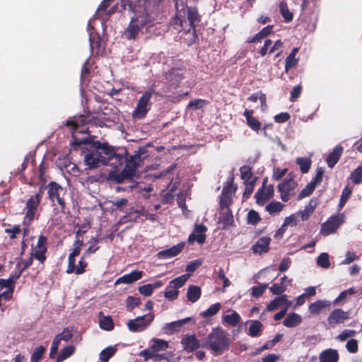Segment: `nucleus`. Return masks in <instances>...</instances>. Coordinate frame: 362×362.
Instances as JSON below:
<instances>
[{
  "label": "nucleus",
  "instance_id": "22",
  "mask_svg": "<svg viewBox=\"0 0 362 362\" xmlns=\"http://www.w3.org/2000/svg\"><path fill=\"white\" fill-rule=\"evenodd\" d=\"M143 275V272L141 271L134 270L130 272L129 274H124L122 276L118 278L115 284H132L139 279H141Z\"/></svg>",
  "mask_w": 362,
  "mask_h": 362
},
{
  "label": "nucleus",
  "instance_id": "60",
  "mask_svg": "<svg viewBox=\"0 0 362 362\" xmlns=\"http://www.w3.org/2000/svg\"><path fill=\"white\" fill-rule=\"evenodd\" d=\"M117 210L122 211L127 206L128 200L126 198L116 199L110 202Z\"/></svg>",
  "mask_w": 362,
  "mask_h": 362
},
{
  "label": "nucleus",
  "instance_id": "13",
  "mask_svg": "<svg viewBox=\"0 0 362 362\" xmlns=\"http://www.w3.org/2000/svg\"><path fill=\"white\" fill-rule=\"evenodd\" d=\"M47 238L44 235H40L37 245L33 247L32 256H34L40 263H43L46 259L45 252H47Z\"/></svg>",
  "mask_w": 362,
  "mask_h": 362
},
{
  "label": "nucleus",
  "instance_id": "41",
  "mask_svg": "<svg viewBox=\"0 0 362 362\" xmlns=\"http://www.w3.org/2000/svg\"><path fill=\"white\" fill-rule=\"evenodd\" d=\"M201 296V288L197 286H189L187 292V297L192 303L197 302Z\"/></svg>",
  "mask_w": 362,
  "mask_h": 362
},
{
  "label": "nucleus",
  "instance_id": "30",
  "mask_svg": "<svg viewBox=\"0 0 362 362\" xmlns=\"http://www.w3.org/2000/svg\"><path fill=\"white\" fill-rule=\"evenodd\" d=\"M187 351H192L199 347V344L194 335L185 336L181 341Z\"/></svg>",
  "mask_w": 362,
  "mask_h": 362
},
{
  "label": "nucleus",
  "instance_id": "50",
  "mask_svg": "<svg viewBox=\"0 0 362 362\" xmlns=\"http://www.w3.org/2000/svg\"><path fill=\"white\" fill-rule=\"evenodd\" d=\"M45 351V348L43 346H39L36 347L31 356L30 361L38 362L40 360H41Z\"/></svg>",
  "mask_w": 362,
  "mask_h": 362
},
{
  "label": "nucleus",
  "instance_id": "63",
  "mask_svg": "<svg viewBox=\"0 0 362 362\" xmlns=\"http://www.w3.org/2000/svg\"><path fill=\"white\" fill-rule=\"evenodd\" d=\"M260 221V217L257 212L250 210L247 214V221L249 223L257 224Z\"/></svg>",
  "mask_w": 362,
  "mask_h": 362
},
{
  "label": "nucleus",
  "instance_id": "11",
  "mask_svg": "<svg viewBox=\"0 0 362 362\" xmlns=\"http://www.w3.org/2000/svg\"><path fill=\"white\" fill-rule=\"evenodd\" d=\"M344 221V216L343 214L330 217L325 223L322 224L320 233L326 236L335 233Z\"/></svg>",
  "mask_w": 362,
  "mask_h": 362
},
{
  "label": "nucleus",
  "instance_id": "16",
  "mask_svg": "<svg viewBox=\"0 0 362 362\" xmlns=\"http://www.w3.org/2000/svg\"><path fill=\"white\" fill-rule=\"evenodd\" d=\"M83 242L77 240L74 244V249L69 255V264L66 269L67 274H71L74 272L75 269V257L78 256L81 252Z\"/></svg>",
  "mask_w": 362,
  "mask_h": 362
},
{
  "label": "nucleus",
  "instance_id": "9",
  "mask_svg": "<svg viewBox=\"0 0 362 362\" xmlns=\"http://www.w3.org/2000/svg\"><path fill=\"white\" fill-rule=\"evenodd\" d=\"M42 197L41 189L34 195H32L27 201L25 209L26 211L23 223L28 226L34 219Z\"/></svg>",
  "mask_w": 362,
  "mask_h": 362
},
{
  "label": "nucleus",
  "instance_id": "27",
  "mask_svg": "<svg viewBox=\"0 0 362 362\" xmlns=\"http://www.w3.org/2000/svg\"><path fill=\"white\" fill-rule=\"evenodd\" d=\"M342 152L343 148L341 146H337L328 155L327 163L329 168H332L337 164Z\"/></svg>",
  "mask_w": 362,
  "mask_h": 362
},
{
  "label": "nucleus",
  "instance_id": "2",
  "mask_svg": "<svg viewBox=\"0 0 362 362\" xmlns=\"http://www.w3.org/2000/svg\"><path fill=\"white\" fill-rule=\"evenodd\" d=\"M177 13L175 23L179 25L185 33H189L194 29L200 21V16L196 8L179 5L176 3Z\"/></svg>",
  "mask_w": 362,
  "mask_h": 362
},
{
  "label": "nucleus",
  "instance_id": "57",
  "mask_svg": "<svg viewBox=\"0 0 362 362\" xmlns=\"http://www.w3.org/2000/svg\"><path fill=\"white\" fill-rule=\"evenodd\" d=\"M356 331L351 329H344L343 330L340 334L337 337V339L340 341H344L349 337H354L356 334Z\"/></svg>",
  "mask_w": 362,
  "mask_h": 362
},
{
  "label": "nucleus",
  "instance_id": "12",
  "mask_svg": "<svg viewBox=\"0 0 362 362\" xmlns=\"http://www.w3.org/2000/svg\"><path fill=\"white\" fill-rule=\"evenodd\" d=\"M127 153L124 151L122 153H116L114 148L110 146V153L105 155L107 162L105 165L112 166L114 168H118L122 166L126 160Z\"/></svg>",
  "mask_w": 362,
  "mask_h": 362
},
{
  "label": "nucleus",
  "instance_id": "47",
  "mask_svg": "<svg viewBox=\"0 0 362 362\" xmlns=\"http://www.w3.org/2000/svg\"><path fill=\"white\" fill-rule=\"evenodd\" d=\"M116 348L115 346H109L100 353V359L103 362H107L108 360L115 354Z\"/></svg>",
  "mask_w": 362,
  "mask_h": 362
},
{
  "label": "nucleus",
  "instance_id": "5",
  "mask_svg": "<svg viewBox=\"0 0 362 362\" xmlns=\"http://www.w3.org/2000/svg\"><path fill=\"white\" fill-rule=\"evenodd\" d=\"M141 161L139 156H132L129 158L126 157V165L121 173H111L110 177L117 182H122L127 178L133 177L137 170Z\"/></svg>",
  "mask_w": 362,
  "mask_h": 362
},
{
  "label": "nucleus",
  "instance_id": "25",
  "mask_svg": "<svg viewBox=\"0 0 362 362\" xmlns=\"http://www.w3.org/2000/svg\"><path fill=\"white\" fill-rule=\"evenodd\" d=\"M252 110L246 109L244 111L243 115L245 117L247 124L250 128L255 132H258L261 129L262 124L257 119L252 116Z\"/></svg>",
  "mask_w": 362,
  "mask_h": 362
},
{
  "label": "nucleus",
  "instance_id": "44",
  "mask_svg": "<svg viewBox=\"0 0 362 362\" xmlns=\"http://www.w3.org/2000/svg\"><path fill=\"white\" fill-rule=\"evenodd\" d=\"M296 163L299 165L303 173H307L311 166V160L308 158L298 157L296 158Z\"/></svg>",
  "mask_w": 362,
  "mask_h": 362
},
{
  "label": "nucleus",
  "instance_id": "36",
  "mask_svg": "<svg viewBox=\"0 0 362 362\" xmlns=\"http://www.w3.org/2000/svg\"><path fill=\"white\" fill-rule=\"evenodd\" d=\"M330 302L327 300H319L311 303L308 307V310L312 314H319L320 311L326 308L329 307Z\"/></svg>",
  "mask_w": 362,
  "mask_h": 362
},
{
  "label": "nucleus",
  "instance_id": "46",
  "mask_svg": "<svg viewBox=\"0 0 362 362\" xmlns=\"http://www.w3.org/2000/svg\"><path fill=\"white\" fill-rule=\"evenodd\" d=\"M221 305L219 303H214L211 305L207 310L202 312L201 315L203 317L207 318L214 316L216 315L221 309Z\"/></svg>",
  "mask_w": 362,
  "mask_h": 362
},
{
  "label": "nucleus",
  "instance_id": "48",
  "mask_svg": "<svg viewBox=\"0 0 362 362\" xmlns=\"http://www.w3.org/2000/svg\"><path fill=\"white\" fill-rule=\"evenodd\" d=\"M317 264L323 269H327L330 266L329 255L326 252L321 253L317 259Z\"/></svg>",
  "mask_w": 362,
  "mask_h": 362
},
{
  "label": "nucleus",
  "instance_id": "7",
  "mask_svg": "<svg viewBox=\"0 0 362 362\" xmlns=\"http://www.w3.org/2000/svg\"><path fill=\"white\" fill-rule=\"evenodd\" d=\"M277 189L280 193V198L283 202L289 201L296 193L298 190L297 182L290 175L286 177L277 186Z\"/></svg>",
  "mask_w": 362,
  "mask_h": 362
},
{
  "label": "nucleus",
  "instance_id": "62",
  "mask_svg": "<svg viewBox=\"0 0 362 362\" xmlns=\"http://www.w3.org/2000/svg\"><path fill=\"white\" fill-rule=\"evenodd\" d=\"M270 291L274 295L283 293L286 290V285L274 284L270 288Z\"/></svg>",
  "mask_w": 362,
  "mask_h": 362
},
{
  "label": "nucleus",
  "instance_id": "59",
  "mask_svg": "<svg viewBox=\"0 0 362 362\" xmlns=\"http://www.w3.org/2000/svg\"><path fill=\"white\" fill-rule=\"evenodd\" d=\"M141 303L140 299L134 296H129L127 298V307L129 310H132Z\"/></svg>",
  "mask_w": 362,
  "mask_h": 362
},
{
  "label": "nucleus",
  "instance_id": "37",
  "mask_svg": "<svg viewBox=\"0 0 362 362\" xmlns=\"http://www.w3.org/2000/svg\"><path fill=\"white\" fill-rule=\"evenodd\" d=\"M285 205L278 201H272L265 206V210L272 216L279 215Z\"/></svg>",
  "mask_w": 362,
  "mask_h": 362
},
{
  "label": "nucleus",
  "instance_id": "51",
  "mask_svg": "<svg viewBox=\"0 0 362 362\" xmlns=\"http://www.w3.org/2000/svg\"><path fill=\"white\" fill-rule=\"evenodd\" d=\"M315 186H314V184H312L311 182L308 183L305 187H304L300 192L298 194V199H302L306 197L310 196L314 189H315Z\"/></svg>",
  "mask_w": 362,
  "mask_h": 362
},
{
  "label": "nucleus",
  "instance_id": "34",
  "mask_svg": "<svg viewBox=\"0 0 362 362\" xmlns=\"http://www.w3.org/2000/svg\"><path fill=\"white\" fill-rule=\"evenodd\" d=\"M183 76V71L180 69H173L166 74V79L171 85H176L179 83Z\"/></svg>",
  "mask_w": 362,
  "mask_h": 362
},
{
  "label": "nucleus",
  "instance_id": "8",
  "mask_svg": "<svg viewBox=\"0 0 362 362\" xmlns=\"http://www.w3.org/2000/svg\"><path fill=\"white\" fill-rule=\"evenodd\" d=\"M66 194L65 189L57 182H52L47 185V194L53 206H55V202L60 207V211L64 212L66 204L64 196Z\"/></svg>",
  "mask_w": 362,
  "mask_h": 362
},
{
  "label": "nucleus",
  "instance_id": "29",
  "mask_svg": "<svg viewBox=\"0 0 362 362\" xmlns=\"http://www.w3.org/2000/svg\"><path fill=\"white\" fill-rule=\"evenodd\" d=\"M89 40L90 48L93 52L95 50L96 53L98 54L100 49L104 47V42L97 33L90 32Z\"/></svg>",
  "mask_w": 362,
  "mask_h": 362
},
{
  "label": "nucleus",
  "instance_id": "42",
  "mask_svg": "<svg viewBox=\"0 0 362 362\" xmlns=\"http://www.w3.org/2000/svg\"><path fill=\"white\" fill-rule=\"evenodd\" d=\"M272 30V26L268 25L257 33L254 37L247 40L248 42H256L268 35Z\"/></svg>",
  "mask_w": 362,
  "mask_h": 362
},
{
  "label": "nucleus",
  "instance_id": "64",
  "mask_svg": "<svg viewBox=\"0 0 362 362\" xmlns=\"http://www.w3.org/2000/svg\"><path fill=\"white\" fill-rule=\"evenodd\" d=\"M298 223V218L296 214H291L285 218L284 223L287 226H296Z\"/></svg>",
  "mask_w": 362,
  "mask_h": 362
},
{
  "label": "nucleus",
  "instance_id": "56",
  "mask_svg": "<svg viewBox=\"0 0 362 362\" xmlns=\"http://www.w3.org/2000/svg\"><path fill=\"white\" fill-rule=\"evenodd\" d=\"M351 179L354 184H359L362 182V166L358 167L352 172Z\"/></svg>",
  "mask_w": 362,
  "mask_h": 362
},
{
  "label": "nucleus",
  "instance_id": "54",
  "mask_svg": "<svg viewBox=\"0 0 362 362\" xmlns=\"http://www.w3.org/2000/svg\"><path fill=\"white\" fill-rule=\"evenodd\" d=\"M280 11L286 21H291L293 19V14L289 11L288 8L286 3L281 2L279 4Z\"/></svg>",
  "mask_w": 362,
  "mask_h": 362
},
{
  "label": "nucleus",
  "instance_id": "6",
  "mask_svg": "<svg viewBox=\"0 0 362 362\" xmlns=\"http://www.w3.org/2000/svg\"><path fill=\"white\" fill-rule=\"evenodd\" d=\"M154 93L153 88L146 90L139 99L134 110L132 112V117L135 119L144 118L151 107V99Z\"/></svg>",
  "mask_w": 362,
  "mask_h": 362
},
{
  "label": "nucleus",
  "instance_id": "31",
  "mask_svg": "<svg viewBox=\"0 0 362 362\" xmlns=\"http://www.w3.org/2000/svg\"><path fill=\"white\" fill-rule=\"evenodd\" d=\"M219 223L223 225V228L231 226L233 223V216L228 209H221L218 218Z\"/></svg>",
  "mask_w": 362,
  "mask_h": 362
},
{
  "label": "nucleus",
  "instance_id": "23",
  "mask_svg": "<svg viewBox=\"0 0 362 362\" xmlns=\"http://www.w3.org/2000/svg\"><path fill=\"white\" fill-rule=\"evenodd\" d=\"M318 204L317 199L313 198L309 203L305 206V209L297 213L300 216L302 221H305L308 219L310 215L315 211Z\"/></svg>",
  "mask_w": 362,
  "mask_h": 362
},
{
  "label": "nucleus",
  "instance_id": "28",
  "mask_svg": "<svg viewBox=\"0 0 362 362\" xmlns=\"http://www.w3.org/2000/svg\"><path fill=\"white\" fill-rule=\"evenodd\" d=\"M284 303H287V305H291V301L288 300L286 295H281L275 298L267 306V310L273 311L279 307L283 305Z\"/></svg>",
  "mask_w": 362,
  "mask_h": 362
},
{
  "label": "nucleus",
  "instance_id": "38",
  "mask_svg": "<svg viewBox=\"0 0 362 362\" xmlns=\"http://www.w3.org/2000/svg\"><path fill=\"white\" fill-rule=\"evenodd\" d=\"M240 320V315L235 310H232L230 314L223 315V322L230 326L238 325Z\"/></svg>",
  "mask_w": 362,
  "mask_h": 362
},
{
  "label": "nucleus",
  "instance_id": "4",
  "mask_svg": "<svg viewBox=\"0 0 362 362\" xmlns=\"http://www.w3.org/2000/svg\"><path fill=\"white\" fill-rule=\"evenodd\" d=\"M94 149L84 155V163L86 169H93L99 168L100 165H105L107 162L105 155L110 153V146L106 143H100L99 141L93 144Z\"/></svg>",
  "mask_w": 362,
  "mask_h": 362
},
{
  "label": "nucleus",
  "instance_id": "26",
  "mask_svg": "<svg viewBox=\"0 0 362 362\" xmlns=\"http://www.w3.org/2000/svg\"><path fill=\"white\" fill-rule=\"evenodd\" d=\"M271 238L268 237H262L259 238L257 243L252 246V250L255 253L262 254L266 252L269 250V245Z\"/></svg>",
  "mask_w": 362,
  "mask_h": 362
},
{
  "label": "nucleus",
  "instance_id": "40",
  "mask_svg": "<svg viewBox=\"0 0 362 362\" xmlns=\"http://www.w3.org/2000/svg\"><path fill=\"white\" fill-rule=\"evenodd\" d=\"M263 325L258 320H252L248 329V334L252 337H257L261 334Z\"/></svg>",
  "mask_w": 362,
  "mask_h": 362
},
{
  "label": "nucleus",
  "instance_id": "55",
  "mask_svg": "<svg viewBox=\"0 0 362 362\" xmlns=\"http://www.w3.org/2000/svg\"><path fill=\"white\" fill-rule=\"evenodd\" d=\"M354 293L355 291L352 288L342 291L341 293H340L339 296L334 300V305H339L341 301H344L349 295H352Z\"/></svg>",
  "mask_w": 362,
  "mask_h": 362
},
{
  "label": "nucleus",
  "instance_id": "39",
  "mask_svg": "<svg viewBox=\"0 0 362 362\" xmlns=\"http://www.w3.org/2000/svg\"><path fill=\"white\" fill-rule=\"evenodd\" d=\"M169 346L168 342L161 339L153 338L151 340V347L155 353L166 350Z\"/></svg>",
  "mask_w": 362,
  "mask_h": 362
},
{
  "label": "nucleus",
  "instance_id": "43",
  "mask_svg": "<svg viewBox=\"0 0 362 362\" xmlns=\"http://www.w3.org/2000/svg\"><path fill=\"white\" fill-rule=\"evenodd\" d=\"M75 351V347L74 346H67L63 348L59 354L57 356V362H62L64 359L71 356Z\"/></svg>",
  "mask_w": 362,
  "mask_h": 362
},
{
  "label": "nucleus",
  "instance_id": "19",
  "mask_svg": "<svg viewBox=\"0 0 362 362\" xmlns=\"http://www.w3.org/2000/svg\"><path fill=\"white\" fill-rule=\"evenodd\" d=\"M349 318V313L343 311L341 309L334 310L328 316L327 321L329 325H334L338 323H342Z\"/></svg>",
  "mask_w": 362,
  "mask_h": 362
},
{
  "label": "nucleus",
  "instance_id": "1",
  "mask_svg": "<svg viewBox=\"0 0 362 362\" xmlns=\"http://www.w3.org/2000/svg\"><path fill=\"white\" fill-rule=\"evenodd\" d=\"M133 10L134 16L124 32L128 40L135 39L144 30L148 32L156 23V13L150 11V3L146 0H138Z\"/></svg>",
  "mask_w": 362,
  "mask_h": 362
},
{
  "label": "nucleus",
  "instance_id": "61",
  "mask_svg": "<svg viewBox=\"0 0 362 362\" xmlns=\"http://www.w3.org/2000/svg\"><path fill=\"white\" fill-rule=\"evenodd\" d=\"M155 351L150 346L149 349H146L144 350H142L139 353V356L144 357V361H146L149 359H153L155 358Z\"/></svg>",
  "mask_w": 362,
  "mask_h": 362
},
{
  "label": "nucleus",
  "instance_id": "15",
  "mask_svg": "<svg viewBox=\"0 0 362 362\" xmlns=\"http://www.w3.org/2000/svg\"><path fill=\"white\" fill-rule=\"evenodd\" d=\"M274 189L273 185L264 186L259 189L255 193V197L259 205H264L266 202L269 201L274 197Z\"/></svg>",
  "mask_w": 362,
  "mask_h": 362
},
{
  "label": "nucleus",
  "instance_id": "14",
  "mask_svg": "<svg viewBox=\"0 0 362 362\" xmlns=\"http://www.w3.org/2000/svg\"><path fill=\"white\" fill-rule=\"evenodd\" d=\"M207 228L203 224H195L193 233L188 238L189 244H193L195 241L199 244H203L206 240V231Z\"/></svg>",
  "mask_w": 362,
  "mask_h": 362
},
{
  "label": "nucleus",
  "instance_id": "17",
  "mask_svg": "<svg viewBox=\"0 0 362 362\" xmlns=\"http://www.w3.org/2000/svg\"><path fill=\"white\" fill-rule=\"evenodd\" d=\"M189 320V317H186L182 320L166 323L163 327V331L166 334H173L175 332H179L181 327Z\"/></svg>",
  "mask_w": 362,
  "mask_h": 362
},
{
  "label": "nucleus",
  "instance_id": "10",
  "mask_svg": "<svg viewBox=\"0 0 362 362\" xmlns=\"http://www.w3.org/2000/svg\"><path fill=\"white\" fill-rule=\"evenodd\" d=\"M154 319V315L152 313L139 316L127 322V327L132 332H139L148 327Z\"/></svg>",
  "mask_w": 362,
  "mask_h": 362
},
{
  "label": "nucleus",
  "instance_id": "18",
  "mask_svg": "<svg viewBox=\"0 0 362 362\" xmlns=\"http://www.w3.org/2000/svg\"><path fill=\"white\" fill-rule=\"evenodd\" d=\"M14 286L11 279H0V296L7 300L11 298Z\"/></svg>",
  "mask_w": 362,
  "mask_h": 362
},
{
  "label": "nucleus",
  "instance_id": "32",
  "mask_svg": "<svg viewBox=\"0 0 362 362\" xmlns=\"http://www.w3.org/2000/svg\"><path fill=\"white\" fill-rule=\"evenodd\" d=\"M299 51L298 47H295L292 49L291 52L288 54V56L286 59L285 62V70L286 72H288L289 69L295 67L298 62V59L296 57V55Z\"/></svg>",
  "mask_w": 362,
  "mask_h": 362
},
{
  "label": "nucleus",
  "instance_id": "58",
  "mask_svg": "<svg viewBox=\"0 0 362 362\" xmlns=\"http://www.w3.org/2000/svg\"><path fill=\"white\" fill-rule=\"evenodd\" d=\"M256 179H253L252 181L244 182L245 184V191L243 193V196L245 197H248L254 190L255 185Z\"/></svg>",
  "mask_w": 362,
  "mask_h": 362
},
{
  "label": "nucleus",
  "instance_id": "35",
  "mask_svg": "<svg viewBox=\"0 0 362 362\" xmlns=\"http://www.w3.org/2000/svg\"><path fill=\"white\" fill-rule=\"evenodd\" d=\"M302 322V318L300 315L292 313L288 314L284 319L283 324L286 327H294L300 325Z\"/></svg>",
  "mask_w": 362,
  "mask_h": 362
},
{
  "label": "nucleus",
  "instance_id": "3",
  "mask_svg": "<svg viewBox=\"0 0 362 362\" xmlns=\"http://www.w3.org/2000/svg\"><path fill=\"white\" fill-rule=\"evenodd\" d=\"M229 346L230 339L226 332L219 327L213 329L202 345L203 347L210 348L218 355L228 349Z\"/></svg>",
  "mask_w": 362,
  "mask_h": 362
},
{
  "label": "nucleus",
  "instance_id": "45",
  "mask_svg": "<svg viewBox=\"0 0 362 362\" xmlns=\"http://www.w3.org/2000/svg\"><path fill=\"white\" fill-rule=\"evenodd\" d=\"M241 178L244 182L252 181L253 179H256V177L252 176V169L250 167L247 165H243L240 169Z\"/></svg>",
  "mask_w": 362,
  "mask_h": 362
},
{
  "label": "nucleus",
  "instance_id": "52",
  "mask_svg": "<svg viewBox=\"0 0 362 362\" xmlns=\"http://www.w3.org/2000/svg\"><path fill=\"white\" fill-rule=\"evenodd\" d=\"M189 278V274H183L171 281H170L169 284H170L174 288L178 289L179 288L182 287L185 283L187 281V280Z\"/></svg>",
  "mask_w": 362,
  "mask_h": 362
},
{
  "label": "nucleus",
  "instance_id": "53",
  "mask_svg": "<svg viewBox=\"0 0 362 362\" xmlns=\"http://www.w3.org/2000/svg\"><path fill=\"white\" fill-rule=\"evenodd\" d=\"M268 287L267 284H261L259 286H253L251 288V295L253 297L257 298L262 296Z\"/></svg>",
  "mask_w": 362,
  "mask_h": 362
},
{
  "label": "nucleus",
  "instance_id": "49",
  "mask_svg": "<svg viewBox=\"0 0 362 362\" xmlns=\"http://www.w3.org/2000/svg\"><path fill=\"white\" fill-rule=\"evenodd\" d=\"M178 290L174 288L170 284L166 287L165 292V297L170 300H175L178 296Z\"/></svg>",
  "mask_w": 362,
  "mask_h": 362
},
{
  "label": "nucleus",
  "instance_id": "33",
  "mask_svg": "<svg viewBox=\"0 0 362 362\" xmlns=\"http://www.w3.org/2000/svg\"><path fill=\"white\" fill-rule=\"evenodd\" d=\"M98 321L100 327L106 331L112 330L114 328V323L110 316L104 315L102 312L99 313Z\"/></svg>",
  "mask_w": 362,
  "mask_h": 362
},
{
  "label": "nucleus",
  "instance_id": "20",
  "mask_svg": "<svg viewBox=\"0 0 362 362\" xmlns=\"http://www.w3.org/2000/svg\"><path fill=\"white\" fill-rule=\"evenodd\" d=\"M184 244L178 243L176 245L166 250H163L157 254V257L160 259H167L177 255L183 249Z\"/></svg>",
  "mask_w": 362,
  "mask_h": 362
},
{
  "label": "nucleus",
  "instance_id": "24",
  "mask_svg": "<svg viewBox=\"0 0 362 362\" xmlns=\"http://www.w3.org/2000/svg\"><path fill=\"white\" fill-rule=\"evenodd\" d=\"M319 360L320 362H337L339 354L335 349H327L320 354Z\"/></svg>",
  "mask_w": 362,
  "mask_h": 362
},
{
  "label": "nucleus",
  "instance_id": "21",
  "mask_svg": "<svg viewBox=\"0 0 362 362\" xmlns=\"http://www.w3.org/2000/svg\"><path fill=\"white\" fill-rule=\"evenodd\" d=\"M235 190V189L230 185L223 187L220 198V206L221 209L224 210V209H228V205L230 203L232 195Z\"/></svg>",
  "mask_w": 362,
  "mask_h": 362
}]
</instances>
